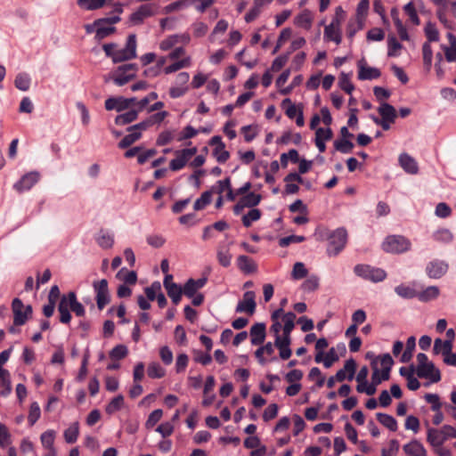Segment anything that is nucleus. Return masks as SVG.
<instances>
[{
	"label": "nucleus",
	"instance_id": "nucleus-1",
	"mask_svg": "<svg viewBox=\"0 0 456 456\" xmlns=\"http://www.w3.org/2000/svg\"><path fill=\"white\" fill-rule=\"evenodd\" d=\"M370 364L372 368L371 379L374 383L380 384L389 379L394 360L389 354H385L375 357Z\"/></svg>",
	"mask_w": 456,
	"mask_h": 456
},
{
	"label": "nucleus",
	"instance_id": "nucleus-2",
	"mask_svg": "<svg viewBox=\"0 0 456 456\" xmlns=\"http://www.w3.org/2000/svg\"><path fill=\"white\" fill-rule=\"evenodd\" d=\"M354 273L362 279L374 283L380 282L387 278L385 270L369 265H356L354 267Z\"/></svg>",
	"mask_w": 456,
	"mask_h": 456
},
{
	"label": "nucleus",
	"instance_id": "nucleus-3",
	"mask_svg": "<svg viewBox=\"0 0 456 456\" xmlns=\"http://www.w3.org/2000/svg\"><path fill=\"white\" fill-rule=\"evenodd\" d=\"M347 241V232L345 228H338L329 236L327 253L330 256L338 255L345 248Z\"/></svg>",
	"mask_w": 456,
	"mask_h": 456
},
{
	"label": "nucleus",
	"instance_id": "nucleus-4",
	"mask_svg": "<svg viewBox=\"0 0 456 456\" xmlns=\"http://www.w3.org/2000/svg\"><path fill=\"white\" fill-rule=\"evenodd\" d=\"M411 241L401 235L388 236L382 244L385 251L389 253H403L411 248Z\"/></svg>",
	"mask_w": 456,
	"mask_h": 456
},
{
	"label": "nucleus",
	"instance_id": "nucleus-5",
	"mask_svg": "<svg viewBox=\"0 0 456 456\" xmlns=\"http://www.w3.org/2000/svg\"><path fill=\"white\" fill-rule=\"evenodd\" d=\"M136 56V37L134 34L128 36L126 46L118 49L114 57V63L132 60Z\"/></svg>",
	"mask_w": 456,
	"mask_h": 456
},
{
	"label": "nucleus",
	"instance_id": "nucleus-6",
	"mask_svg": "<svg viewBox=\"0 0 456 456\" xmlns=\"http://www.w3.org/2000/svg\"><path fill=\"white\" fill-rule=\"evenodd\" d=\"M13 312V322L17 326L23 325L32 314V307L24 305L20 299L15 298L12 304Z\"/></svg>",
	"mask_w": 456,
	"mask_h": 456
},
{
	"label": "nucleus",
	"instance_id": "nucleus-7",
	"mask_svg": "<svg viewBox=\"0 0 456 456\" xmlns=\"http://www.w3.org/2000/svg\"><path fill=\"white\" fill-rule=\"evenodd\" d=\"M136 72L135 64H125L118 68L113 75V81L117 86H124L134 77Z\"/></svg>",
	"mask_w": 456,
	"mask_h": 456
},
{
	"label": "nucleus",
	"instance_id": "nucleus-8",
	"mask_svg": "<svg viewBox=\"0 0 456 456\" xmlns=\"http://www.w3.org/2000/svg\"><path fill=\"white\" fill-rule=\"evenodd\" d=\"M198 151L197 147L183 149L175 151V158L170 161L169 167L173 171L181 170Z\"/></svg>",
	"mask_w": 456,
	"mask_h": 456
},
{
	"label": "nucleus",
	"instance_id": "nucleus-9",
	"mask_svg": "<svg viewBox=\"0 0 456 456\" xmlns=\"http://www.w3.org/2000/svg\"><path fill=\"white\" fill-rule=\"evenodd\" d=\"M93 287L96 294L97 307L102 310L110 303L108 281L105 279L94 281Z\"/></svg>",
	"mask_w": 456,
	"mask_h": 456
},
{
	"label": "nucleus",
	"instance_id": "nucleus-10",
	"mask_svg": "<svg viewBox=\"0 0 456 456\" xmlns=\"http://www.w3.org/2000/svg\"><path fill=\"white\" fill-rule=\"evenodd\" d=\"M256 295L254 291H246L243 297L240 300L236 306V313H246L252 315L256 311Z\"/></svg>",
	"mask_w": 456,
	"mask_h": 456
},
{
	"label": "nucleus",
	"instance_id": "nucleus-11",
	"mask_svg": "<svg viewBox=\"0 0 456 456\" xmlns=\"http://www.w3.org/2000/svg\"><path fill=\"white\" fill-rule=\"evenodd\" d=\"M448 264L440 259L430 261L426 266V273L431 279H440L448 271Z\"/></svg>",
	"mask_w": 456,
	"mask_h": 456
},
{
	"label": "nucleus",
	"instance_id": "nucleus-12",
	"mask_svg": "<svg viewBox=\"0 0 456 456\" xmlns=\"http://www.w3.org/2000/svg\"><path fill=\"white\" fill-rule=\"evenodd\" d=\"M209 145L214 146L213 156L219 163L226 162L230 158V153L225 150V144L219 135L213 136L209 141Z\"/></svg>",
	"mask_w": 456,
	"mask_h": 456
},
{
	"label": "nucleus",
	"instance_id": "nucleus-13",
	"mask_svg": "<svg viewBox=\"0 0 456 456\" xmlns=\"http://www.w3.org/2000/svg\"><path fill=\"white\" fill-rule=\"evenodd\" d=\"M40 179V174L37 171H31L24 175L17 183H14L13 188L18 192L30 190Z\"/></svg>",
	"mask_w": 456,
	"mask_h": 456
},
{
	"label": "nucleus",
	"instance_id": "nucleus-14",
	"mask_svg": "<svg viewBox=\"0 0 456 456\" xmlns=\"http://www.w3.org/2000/svg\"><path fill=\"white\" fill-rule=\"evenodd\" d=\"M417 375L419 378L430 379L432 382H438L441 379V374L432 362H428L421 367H417Z\"/></svg>",
	"mask_w": 456,
	"mask_h": 456
},
{
	"label": "nucleus",
	"instance_id": "nucleus-15",
	"mask_svg": "<svg viewBox=\"0 0 456 456\" xmlns=\"http://www.w3.org/2000/svg\"><path fill=\"white\" fill-rule=\"evenodd\" d=\"M358 66V78L360 80H372L380 77V71L379 69L370 67L364 59H362L357 63Z\"/></svg>",
	"mask_w": 456,
	"mask_h": 456
},
{
	"label": "nucleus",
	"instance_id": "nucleus-16",
	"mask_svg": "<svg viewBox=\"0 0 456 456\" xmlns=\"http://www.w3.org/2000/svg\"><path fill=\"white\" fill-rule=\"evenodd\" d=\"M154 14V5L151 4H146L141 5L135 12L130 16V21L134 25H139L142 21Z\"/></svg>",
	"mask_w": 456,
	"mask_h": 456
},
{
	"label": "nucleus",
	"instance_id": "nucleus-17",
	"mask_svg": "<svg viewBox=\"0 0 456 456\" xmlns=\"http://www.w3.org/2000/svg\"><path fill=\"white\" fill-rule=\"evenodd\" d=\"M290 343V336L282 335L275 338L274 346L279 349L280 357L283 360H287L291 356Z\"/></svg>",
	"mask_w": 456,
	"mask_h": 456
},
{
	"label": "nucleus",
	"instance_id": "nucleus-18",
	"mask_svg": "<svg viewBox=\"0 0 456 456\" xmlns=\"http://www.w3.org/2000/svg\"><path fill=\"white\" fill-rule=\"evenodd\" d=\"M356 362L354 359L346 361L344 367L340 369L336 374V379L338 382L344 381L346 379L352 380L355 374Z\"/></svg>",
	"mask_w": 456,
	"mask_h": 456
},
{
	"label": "nucleus",
	"instance_id": "nucleus-19",
	"mask_svg": "<svg viewBox=\"0 0 456 456\" xmlns=\"http://www.w3.org/2000/svg\"><path fill=\"white\" fill-rule=\"evenodd\" d=\"M69 292L61 297L58 312L60 313V322L61 323H69L71 320V305H69Z\"/></svg>",
	"mask_w": 456,
	"mask_h": 456
},
{
	"label": "nucleus",
	"instance_id": "nucleus-20",
	"mask_svg": "<svg viewBox=\"0 0 456 456\" xmlns=\"http://www.w3.org/2000/svg\"><path fill=\"white\" fill-rule=\"evenodd\" d=\"M207 278L202 277L198 280L189 279L183 288V294L188 297H192L197 291L202 289L207 283Z\"/></svg>",
	"mask_w": 456,
	"mask_h": 456
},
{
	"label": "nucleus",
	"instance_id": "nucleus-21",
	"mask_svg": "<svg viewBox=\"0 0 456 456\" xmlns=\"http://www.w3.org/2000/svg\"><path fill=\"white\" fill-rule=\"evenodd\" d=\"M403 450L408 456H427V450L418 440H412L403 446Z\"/></svg>",
	"mask_w": 456,
	"mask_h": 456
},
{
	"label": "nucleus",
	"instance_id": "nucleus-22",
	"mask_svg": "<svg viewBox=\"0 0 456 456\" xmlns=\"http://www.w3.org/2000/svg\"><path fill=\"white\" fill-rule=\"evenodd\" d=\"M399 164L402 168L408 174L415 175L419 171L416 160L407 153H402L399 156Z\"/></svg>",
	"mask_w": 456,
	"mask_h": 456
},
{
	"label": "nucleus",
	"instance_id": "nucleus-23",
	"mask_svg": "<svg viewBox=\"0 0 456 456\" xmlns=\"http://www.w3.org/2000/svg\"><path fill=\"white\" fill-rule=\"evenodd\" d=\"M250 337L252 345H261L265 338V325L261 322L254 324L250 329Z\"/></svg>",
	"mask_w": 456,
	"mask_h": 456
},
{
	"label": "nucleus",
	"instance_id": "nucleus-24",
	"mask_svg": "<svg viewBox=\"0 0 456 456\" xmlns=\"http://www.w3.org/2000/svg\"><path fill=\"white\" fill-rule=\"evenodd\" d=\"M432 239L440 244H449L452 242L454 236L448 228H438L432 233Z\"/></svg>",
	"mask_w": 456,
	"mask_h": 456
},
{
	"label": "nucleus",
	"instance_id": "nucleus-25",
	"mask_svg": "<svg viewBox=\"0 0 456 456\" xmlns=\"http://www.w3.org/2000/svg\"><path fill=\"white\" fill-rule=\"evenodd\" d=\"M99 247L104 249L111 248L114 245V234L106 230H101L95 238Z\"/></svg>",
	"mask_w": 456,
	"mask_h": 456
},
{
	"label": "nucleus",
	"instance_id": "nucleus-26",
	"mask_svg": "<svg viewBox=\"0 0 456 456\" xmlns=\"http://www.w3.org/2000/svg\"><path fill=\"white\" fill-rule=\"evenodd\" d=\"M323 37L326 41H332L336 45H339L342 41L341 28L329 24L324 28Z\"/></svg>",
	"mask_w": 456,
	"mask_h": 456
},
{
	"label": "nucleus",
	"instance_id": "nucleus-27",
	"mask_svg": "<svg viewBox=\"0 0 456 456\" xmlns=\"http://www.w3.org/2000/svg\"><path fill=\"white\" fill-rule=\"evenodd\" d=\"M238 268L244 273H255L257 269L256 264L248 256L240 255L237 258Z\"/></svg>",
	"mask_w": 456,
	"mask_h": 456
},
{
	"label": "nucleus",
	"instance_id": "nucleus-28",
	"mask_svg": "<svg viewBox=\"0 0 456 456\" xmlns=\"http://www.w3.org/2000/svg\"><path fill=\"white\" fill-rule=\"evenodd\" d=\"M314 15L311 11L305 9L295 18V25L309 30L312 27Z\"/></svg>",
	"mask_w": 456,
	"mask_h": 456
},
{
	"label": "nucleus",
	"instance_id": "nucleus-29",
	"mask_svg": "<svg viewBox=\"0 0 456 456\" xmlns=\"http://www.w3.org/2000/svg\"><path fill=\"white\" fill-rule=\"evenodd\" d=\"M105 109L120 112L127 109V102L124 97H110L105 101Z\"/></svg>",
	"mask_w": 456,
	"mask_h": 456
},
{
	"label": "nucleus",
	"instance_id": "nucleus-30",
	"mask_svg": "<svg viewBox=\"0 0 456 456\" xmlns=\"http://www.w3.org/2000/svg\"><path fill=\"white\" fill-rule=\"evenodd\" d=\"M96 25L95 38L99 41L109 37L115 31L113 26L105 23V20L102 19L96 20Z\"/></svg>",
	"mask_w": 456,
	"mask_h": 456
},
{
	"label": "nucleus",
	"instance_id": "nucleus-31",
	"mask_svg": "<svg viewBox=\"0 0 456 456\" xmlns=\"http://www.w3.org/2000/svg\"><path fill=\"white\" fill-rule=\"evenodd\" d=\"M440 289L437 286H429L417 293V297L421 302H429L438 297Z\"/></svg>",
	"mask_w": 456,
	"mask_h": 456
},
{
	"label": "nucleus",
	"instance_id": "nucleus-32",
	"mask_svg": "<svg viewBox=\"0 0 456 456\" xmlns=\"http://www.w3.org/2000/svg\"><path fill=\"white\" fill-rule=\"evenodd\" d=\"M378 112L380 115L381 119H387V121H395L396 118L395 109L387 102H380L378 109Z\"/></svg>",
	"mask_w": 456,
	"mask_h": 456
},
{
	"label": "nucleus",
	"instance_id": "nucleus-33",
	"mask_svg": "<svg viewBox=\"0 0 456 456\" xmlns=\"http://www.w3.org/2000/svg\"><path fill=\"white\" fill-rule=\"evenodd\" d=\"M216 257H217L218 263L222 266L228 267V266H230V265L232 263V256L230 253V249L228 247L220 245L217 248Z\"/></svg>",
	"mask_w": 456,
	"mask_h": 456
},
{
	"label": "nucleus",
	"instance_id": "nucleus-34",
	"mask_svg": "<svg viewBox=\"0 0 456 456\" xmlns=\"http://www.w3.org/2000/svg\"><path fill=\"white\" fill-rule=\"evenodd\" d=\"M427 440L433 448L438 445H443L446 441L441 429L438 430L436 428H429L428 430Z\"/></svg>",
	"mask_w": 456,
	"mask_h": 456
},
{
	"label": "nucleus",
	"instance_id": "nucleus-35",
	"mask_svg": "<svg viewBox=\"0 0 456 456\" xmlns=\"http://www.w3.org/2000/svg\"><path fill=\"white\" fill-rule=\"evenodd\" d=\"M395 292L402 298L411 299L417 297V291L415 289L407 284H400L395 288Z\"/></svg>",
	"mask_w": 456,
	"mask_h": 456
},
{
	"label": "nucleus",
	"instance_id": "nucleus-36",
	"mask_svg": "<svg viewBox=\"0 0 456 456\" xmlns=\"http://www.w3.org/2000/svg\"><path fill=\"white\" fill-rule=\"evenodd\" d=\"M56 438V432L53 429H48L43 432L40 436V442L44 450L55 448L54 441Z\"/></svg>",
	"mask_w": 456,
	"mask_h": 456
},
{
	"label": "nucleus",
	"instance_id": "nucleus-37",
	"mask_svg": "<svg viewBox=\"0 0 456 456\" xmlns=\"http://www.w3.org/2000/svg\"><path fill=\"white\" fill-rule=\"evenodd\" d=\"M376 417L379 422L388 428L390 431H396L397 421L393 416L387 413L379 412L377 413Z\"/></svg>",
	"mask_w": 456,
	"mask_h": 456
},
{
	"label": "nucleus",
	"instance_id": "nucleus-38",
	"mask_svg": "<svg viewBox=\"0 0 456 456\" xmlns=\"http://www.w3.org/2000/svg\"><path fill=\"white\" fill-rule=\"evenodd\" d=\"M117 279L124 281L126 284H135L137 281V274L134 271H128L126 268H121L117 275Z\"/></svg>",
	"mask_w": 456,
	"mask_h": 456
},
{
	"label": "nucleus",
	"instance_id": "nucleus-39",
	"mask_svg": "<svg viewBox=\"0 0 456 456\" xmlns=\"http://www.w3.org/2000/svg\"><path fill=\"white\" fill-rule=\"evenodd\" d=\"M452 345L450 340H442L441 338H436L434 341L433 352L435 354H442L443 356L452 349Z\"/></svg>",
	"mask_w": 456,
	"mask_h": 456
},
{
	"label": "nucleus",
	"instance_id": "nucleus-40",
	"mask_svg": "<svg viewBox=\"0 0 456 456\" xmlns=\"http://www.w3.org/2000/svg\"><path fill=\"white\" fill-rule=\"evenodd\" d=\"M290 69H286L279 76V77L276 80V86L280 89V93L281 94H289L293 88V86L283 87L285 83L288 81Z\"/></svg>",
	"mask_w": 456,
	"mask_h": 456
},
{
	"label": "nucleus",
	"instance_id": "nucleus-41",
	"mask_svg": "<svg viewBox=\"0 0 456 456\" xmlns=\"http://www.w3.org/2000/svg\"><path fill=\"white\" fill-rule=\"evenodd\" d=\"M448 37L451 45L444 48L445 58L449 62H456V37L451 33L448 34Z\"/></svg>",
	"mask_w": 456,
	"mask_h": 456
},
{
	"label": "nucleus",
	"instance_id": "nucleus-42",
	"mask_svg": "<svg viewBox=\"0 0 456 456\" xmlns=\"http://www.w3.org/2000/svg\"><path fill=\"white\" fill-rule=\"evenodd\" d=\"M31 84V78L27 73H20L16 76L14 80L15 86L22 91L26 92L29 89Z\"/></svg>",
	"mask_w": 456,
	"mask_h": 456
},
{
	"label": "nucleus",
	"instance_id": "nucleus-43",
	"mask_svg": "<svg viewBox=\"0 0 456 456\" xmlns=\"http://www.w3.org/2000/svg\"><path fill=\"white\" fill-rule=\"evenodd\" d=\"M295 319H296V314L292 312H289V313L283 314L282 321L284 322V325L282 328V330H283L282 335L290 336V333L295 327Z\"/></svg>",
	"mask_w": 456,
	"mask_h": 456
},
{
	"label": "nucleus",
	"instance_id": "nucleus-44",
	"mask_svg": "<svg viewBox=\"0 0 456 456\" xmlns=\"http://www.w3.org/2000/svg\"><path fill=\"white\" fill-rule=\"evenodd\" d=\"M106 3V0H77V5L87 11H93L102 8Z\"/></svg>",
	"mask_w": 456,
	"mask_h": 456
},
{
	"label": "nucleus",
	"instance_id": "nucleus-45",
	"mask_svg": "<svg viewBox=\"0 0 456 456\" xmlns=\"http://www.w3.org/2000/svg\"><path fill=\"white\" fill-rule=\"evenodd\" d=\"M138 117V110H131L126 113L118 115L115 118V123L118 126H124L134 121Z\"/></svg>",
	"mask_w": 456,
	"mask_h": 456
},
{
	"label": "nucleus",
	"instance_id": "nucleus-46",
	"mask_svg": "<svg viewBox=\"0 0 456 456\" xmlns=\"http://www.w3.org/2000/svg\"><path fill=\"white\" fill-rule=\"evenodd\" d=\"M147 374L151 379H160L165 376L166 370L159 362H152L148 366Z\"/></svg>",
	"mask_w": 456,
	"mask_h": 456
},
{
	"label": "nucleus",
	"instance_id": "nucleus-47",
	"mask_svg": "<svg viewBox=\"0 0 456 456\" xmlns=\"http://www.w3.org/2000/svg\"><path fill=\"white\" fill-rule=\"evenodd\" d=\"M129 134H126L119 142L118 147L121 149L127 148L137 140H139L142 136V133L138 131H128Z\"/></svg>",
	"mask_w": 456,
	"mask_h": 456
},
{
	"label": "nucleus",
	"instance_id": "nucleus-48",
	"mask_svg": "<svg viewBox=\"0 0 456 456\" xmlns=\"http://www.w3.org/2000/svg\"><path fill=\"white\" fill-rule=\"evenodd\" d=\"M78 434V423L75 422L64 431V439L68 444H73L77 441Z\"/></svg>",
	"mask_w": 456,
	"mask_h": 456
},
{
	"label": "nucleus",
	"instance_id": "nucleus-49",
	"mask_svg": "<svg viewBox=\"0 0 456 456\" xmlns=\"http://www.w3.org/2000/svg\"><path fill=\"white\" fill-rule=\"evenodd\" d=\"M69 305H71V311L76 314L77 316H84L86 310L84 305L77 301L76 293L73 291L69 292Z\"/></svg>",
	"mask_w": 456,
	"mask_h": 456
},
{
	"label": "nucleus",
	"instance_id": "nucleus-50",
	"mask_svg": "<svg viewBox=\"0 0 456 456\" xmlns=\"http://www.w3.org/2000/svg\"><path fill=\"white\" fill-rule=\"evenodd\" d=\"M423 62L426 69L430 70L433 61V51L429 43H424L422 46Z\"/></svg>",
	"mask_w": 456,
	"mask_h": 456
},
{
	"label": "nucleus",
	"instance_id": "nucleus-51",
	"mask_svg": "<svg viewBox=\"0 0 456 456\" xmlns=\"http://www.w3.org/2000/svg\"><path fill=\"white\" fill-rule=\"evenodd\" d=\"M191 66V57H186L181 61H178L164 69L166 74H171L181 69L188 68Z\"/></svg>",
	"mask_w": 456,
	"mask_h": 456
},
{
	"label": "nucleus",
	"instance_id": "nucleus-52",
	"mask_svg": "<svg viewBox=\"0 0 456 456\" xmlns=\"http://www.w3.org/2000/svg\"><path fill=\"white\" fill-rule=\"evenodd\" d=\"M336 151L346 154L350 153L354 148V143L348 139H339L334 142Z\"/></svg>",
	"mask_w": 456,
	"mask_h": 456
},
{
	"label": "nucleus",
	"instance_id": "nucleus-53",
	"mask_svg": "<svg viewBox=\"0 0 456 456\" xmlns=\"http://www.w3.org/2000/svg\"><path fill=\"white\" fill-rule=\"evenodd\" d=\"M261 217V212L257 208H253L248 214L242 216V224L245 227H249L253 222L257 221Z\"/></svg>",
	"mask_w": 456,
	"mask_h": 456
},
{
	"label": "nucleus",
	"instance_id": "nucleus-54",
	"mask_svg": "<svg viewBox=\"0 0 456 456\" xmlns=\"http://www.w3.org/2000/svg\"><path fill=\"white\" fill-rule=\"evenodd\" d=\"M308 271L302 262H297L292 269L291 277L294 280H301L307 276Z\"/></svg>",
	"mask_w": 456,
	"mask_h": 456
},
{
	"label": "nucleus",
	"instance_id": "nucleus-55",
	"mask_svg": "<svg viewBox=\"0 0 456 456\" xmlns=\"http://www.w3.org/2000/svg\"><path fill=\"white\" fill-rule=\"evenodd\" d=\"M124 404V397L119 395L114 397L110 403L106 406V412L108 414H113L123 407Z\"/></svg>",
	"mask_w": 456,
	"mask_h": 456
},
{
	"label": "nucleus",
	"instance_id": "nucleus-56",
	"mask_svg": "<svg viewBox=\"0 0 456 456\" xmlns=\"http://www.w3.org/2000/svg\"><path fill=\"white\" fill-rule=\"evenodd\" d=\"M212 193L210 191H204L201 196L194 202L193 208L201 210L211 202Z\"/></svg>",
	"mask_w": 456,
	"mask_h": 456
},
{
	"label": "nucleus",
	"instance_id": "nucleus-57",
	"mask_svg": "<svg viewBox=\"0 0 456 456\" xmlns=\"http://www.w3.org/2000/svg\"><path fill=\"white\" fill-rule=\"evenodd\" d=\"M302 289L306 292H312L319 288V277L316 275H311L303 282L301 286Z\"/></svg>",
	"mask_w": 456,
	"mask_h": 456
},
{
	"label": "nucleus",
	"instance_id": "nucleus-58",
	"mask_svg": "<svg viewBox=\"0 0 456 456\" xmlns=\"http://www.w3.org/2000/svg\"><path fill=\"white\" fill-rule=\"evenodd\" d=\"M166 290L169 297L172 299L173 303L175 305L179 304V302L181 301L182 294L183 293V288H181L177 284L173 286L170 285L169 288H167V289Z\"/></svg>",
	"mask_w": 456,
	"mask_h": 456
},
{
	"label": "nucleus",
	"instance_id": "nucleus-59",
	"mask_svg": "<svg viewBox=\"0 0 456 456\" xmlns=\"http://www.w3.org/2000/svg\"><path fill=\"white\" fill-rule=\"evenodd\" d=\"M240 200L247 208H252L259 204L261 200V196L254 192H249L247 195L243 196Z\"/></svg>",
	"mask_w": 456,
	"mask_h": 456
},
{
	"label": "nucleus",
	"instance_id": "nucleus-60",
	"mask_svg": "<svg viewBox=\"0 0 456 456\" xmlns=\"http://www.w3.org/2000/svg\"><path fill=\"white\" fill-rule=\"evenodd\" d=\"M41 411L39 404L37 402H34L30 404L29 412L28 416V420L30 426H33L40 418Z\"/></svg>",
	"mask_w": 456,
	"mask_h": 456
},
{
	"label": "nucleus",
	"instance_id": "nucleus-61",
	"mask_svg": "<svg viewBox=\"0 0 456 456\" xmlns=\"http://www.w3.org/2000/svg\"><path fill=\"white\" fill-rule=\"evenodd\" d=\"M387 55L389 57H395L399 55V51L402 48V45L394 37H390L387 39Z\"/></svg>",
	"mask_w": 456,
	"mask_h": 456
},
{
	"label": "nucleus",
	"instance_id": "nucleus-62",
	"mask_svg": "<svg viewBox=\"0 0 456 456\" xmlns=\"http://www.w3.org/2000/svg\"><path fill=\"white\" fill-rule=\"evenodd\" d=\"M339 87L347 94H352L354 89V85L351 83L350 75L342 73L338 80Z\"/></svg>",
	"mask_w": 456,
	"mask_h": 456
},
{
	"label": "nucleus",
	"instance_id": "nucleus-63",
	"mask_svg": "<svg viewBox=\"0 0 456 456\" xmlns=\"http://www.w3.org/2000/svg\"><path fill=\"white\" fill-rule=\"evenodd\" d=\"M231 186V180L230 178H225L224 180H219L216 182V185H214L210 191L211 193L216 192L222 196V193L224 191H227V190Z\"/></svg>",
	"mask_w": 456,
	"mask_h": 456
},
{
	"label": "nucleus",
	"instance_id": "nucleus-64",
	"mask_svg": "<svg viewBox=\"0 0 456 456\" xmlns=\"http://www.w3.org/2000/svg\"><path fill=\"white\" fill-rule=\"evenodd\" d=\"M241 133L244 135V139L246 142H249L253 141L257 135V127L256 126H244L241 127Z\"/></svg>",
	"mask_w": 456,
	"mask_h": 456
}]
</instances>
